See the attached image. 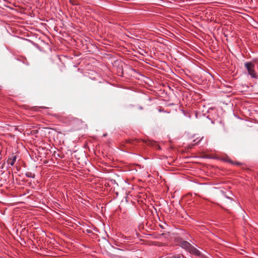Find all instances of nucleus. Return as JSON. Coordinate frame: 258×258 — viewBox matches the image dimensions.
Masks as SVG:
<instances>
[{
    "label": "nucleus",
    "mask_w": 258,
    "mask_h": 258,
    "mask_svg": "<svg viewBox=\"0 0 258 258\" xmlns=\"http://www.w3.org/2000/svg\"><path fill=\"white\" fill-rule=\"evenodd\" d=\"M244 67L247 71V75L252 79H258V75L255 71V64L253 62H246Z\"/></svg>",
    "instance_id": "obj_1"
},
{
    "label": "nucleus",
    "mask_w": 258,
    "mask_h": 258,
    "mask_svg": "<svg viewBox=\"0 0 258 258\" xmlns=\"http://www.w3.org/2000/svg\"><path fill=\"white\" fill-rule=\"evenodd\" d=\"M180 246L181 247L188 250H190L192 248V245L189 242L186 241H183L181 242Z\"/></svg>",
    "instance_id": "obj_2"
},
{
    "label": "nucleus",
    "mask_w": 258,
    "mask_h": 258,
    "mask_svg": "<svg viewBox=\"0 0 258 258\" xmlns=\"http://www.w3.org/2000/svg\"><path fill=\"white\" fill-rule=\"evenodd\" d=\"M189 251L196 255H199L200 254V251L192 246V248L190 250H189Z\"/></svg>",
    "instance_id": "obj_3"
},
{
    "label": "nucleus",
    "mask_w": 258,
    "mask_h": 258,
    "mask_svg": "<svg viewBox=\"0 0 258 258\" xmlns=\"http://www.w3.org/2000/svg\"><path fill=\"white\" fill-rule=\"evenodd\" d=\"M16 156H15L13 157L12 159H11L10 160H9L8 162H9V164L11 165V166H13L14 165V164H15V162H16Z\"/></svg>",
    "instance_id": "obj_4"
},
{
    "label": "nucleus",
    "mask_w": 258,
    "mask_h": 258,
    "mask_svg": "<svg viewBox=\"0 0 258 258\" xmlns=\"http://www.w3.org/2000/svg\"><path fill=\"white\" fill-rule=\"evenodd\" d=\"M25 175L27 177L30 178H34L35 177V174L31 172H27Z\"/></svg>",
    "instance_id": "obj_5"
},
{
    "label": "nucleus",
    "mask_w": 258,
    "mask_h": 258,
    "mask_svg": "<svg viewBox=\"0 0 258 258\" xmlns=\"http://www.w3.org/2000/svg\"><path fill=\"white\" fill-rule=\"evenodd\" d=\"M53 116L55 117L56 118H57L58 119H60V118L61 117V116L60 114H53Z\"/></svg>",
    "instance_id": "obj_6"
},
{
    "label": "nucleus",
    "mask_w": 258,
    "mask_h": 258,
    "mask_svg": "<svg viewBox=\"0 0 258 258\" xmlns=\"http://www.w3.org/2000/svg\"><path fill=\"white\" fill-rule=\"evenodd\" d=\"M226 161H227V162H229V163H230L232 164H234V162H233V161H232L231 159H227V160H226Z\"/></svg>",
    "instance_id": "obj_7"
},
{
    "label": "nucleus",
    "mask_w": 258,
    "mask_h": 258,
    "mask_svg": "<svg viewBox=\"0 0 258 258\" xmlns=\"http://www.w3.org/2000/svg\"><path fill=\"white\" fill-rule=\"evenodd\" d=\"M233 165H241V163H239V162H234V164H233Z\"/></svg>",
    "instance_id": "obj_8"
},
{
    "label": "nucleus",
    "mask_w": 258,
    "mask_h": 258,
    "mask_svg": "<svg viewBox=\"0 0 258 258\" xmlns=\"http://www.w3.org/2000/svg\"><path fill=\"white\" fill-rule=\"evenodd\" d=\"M159 111V112H161V111H163V110L161 108H160V109H158Z\"/></svg>",
    "instance_id": "obj_9"
},
{
    "label": "nucleus",
    "mask_w": 258,
    "mask_h": 258,
    "mask_svg": "<svg viewBox=\"0 0 258 258\" xmlns=\"http://www.w3.org/2000/svg\"><path fill=\"white\" fill-rule=\"evenodd\" d=\"M40 108H46V107H40Z\"/></svg>",
    "instance_id": "obj_10"
},
{
    "label": "nucleus",
    "mask_w": 258,
    "mask_h": 258,
    "mask_svg": "<svg viewBox=\"0 0 258 258\" xmlns=\"http://www.w3.org/2000/svg\"><path fill=\"white\" fill-rule=\"evenodd\" d=\"M72 1H73V0H71V1H70V2H71V3H72Z\"/></svg>",
    "instance_id": "obj_11"
}]
</instances>
